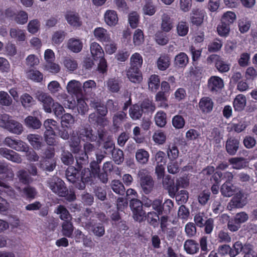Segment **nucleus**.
I'll return each instance as SVG.
<instances>
[{"mask_svg":"<svg viewBox=\"0 0 257 257\" xmlns=\"http://www.w3.org/2000/svg\"><path fill=\"white\" fill-rule=\"evenodd\" d=\"M90 52L95 60L104 57V53L101 46L96 42H93L90 45Z\"/></svg>","mask_w":257,"mask_h":257,"instance_id":"c756f323","label":"nucleus"},{"mask_svg":"<svg viewBox=\"0 0 257 257\" xmlns=\"http://www.w3.org/2000/svg\"><path fill=\"white\" fill-rule=\"evenodd\" d=\"M66 19L68 23L74 27H79L81 25V22L78 14L70 13L66 15Z\"/></svg>","mask_w":257,"mask_h":257,"instance_id":"e2e57ef3","label":"nucleus"},{"mask_svg":"<svg viewBox=\"0 0 257 257\" xmlns=\"http://www.w3.org/2000/svg\"><path fill=\"white\" fill-rule=\"evenodd\" d=\"M74 231V226L71 221H64L62 224V232L64 236L72 238Z\"/></svg>","mask_w":257,"mask_h":257,"instance_id":"a18cd8bd","label":"nucleus"},{"mask_svg":"<svg viewBox=\"0 0 257 257\" xmlns=\"http://www.w3.org/2000/svg\"><path fill=\"white\" fill-rule=\"evenodd\" d=\"M163 185L164 189L168 191L169 196L172 197H174L178 191V186L175 183L174 178L169 175L163 178Z\"/></svg>","mask_w":257,"mask_h":257,"instance_id":"9b49d317","label":"nucleus"},{"mask_svg":"<svg viewBox=\"0 0 257 257\" xmlns=\"http://www.w3.org/2000/svg\"><path fill=\"white\" fill-rule=\"evenodd\" d=\"M44 155L42 160L41 161L42 167L46 171H52L56 167L53 160L55 155L54 150L51 148L46 149Z\"/></svg>","mask_w":257,"mask_h":257,"instance_id":"0eeeda50","label":"nucleus"},{"mask_svg":"<svg viewBox=\"0 0 257 257\" xmlns=\"http://www.w3.org/2000/svg\"><path fill=\"white\" fill-rule=\"evenodd\" d=\"M145 5L143 7V13L150 16L154 15L156 12V7L153 4V0H144Z\"/></svg>","mask_w":257,"mask_h":257,"instance_id":"8fccbe9b","label":"nucleus"},{"mask_svg":"<svg viewBox=\"0 0 257 257\" xmlns=\"http://www.w3.org/2000/svg\"><path fill=\"white\" fill-rule=\"evenodd\" d=\"M207 86L210 92H216L223 87V81L219 76H212L208 80Z\"/></svg>","mask_w":257,"mask_h":257,"instance_id":"dca6fc26","label":"nucleus"},{"mask_svg":"<svg viewBox=\"0 0 257 257\" xmlns=\"http://www.w3.org/2000/svg\"><path fill=\"white\" fill-rule=\"evenodd\" d=\"M77 136L84 142H94L97 139V135L93 133L89 125L80 127L77 132Z\"/></svg>","mask_w":257,"mask_h":257,"instance_id":"1a4fd4ad","label":"nucleus"},{"mask_svg":"<svg viewBox=\"0 0 257 257\" xmlns=\"http://www.w3.org/2000/svg\"><path fill=\"white\" fill-rule=\"evenodd\" d=\"M80 139L76 136H72L69 142L71 151L73 153H78L80 152L81 146H80Z\"/></svg>","mask_w":257,"mask_h":257,"instance_id":"052dcab7","label":"nucleus"},{"mask_svg":"<svg viewBox=\"0 0 257 257\" xmlns=\"http://www.w3.org/2000/svg\"><path fill=\"white\" fill-rule=\"evenodd\" d=\"M111 187L115 193L120 195H123L125 192L123 184L119 180H113L111 183Z\"/></svg>","mask_w":257,"mask_h":257,"instance_id":"6e6d98bb","label":"nucleus"},{"mask_svg":"<svg viewBox=\"0 0 257 257\" xmlns=\"http://www.w3.org/2000/svg\"><path fill=\"white\" fill-rule=\"evenodd\" d=\"M64 111H62L61 114L59 116H56L58 118H61V123L62 126H65L68 128L70 126L71 124H73L74 122L73 116L70 113H65L63 115Z\"/></svg>","mask_w":257,"mask_h":257,"instance_id":"c03bdc74","label":"nucleus"},{"mask_svg":"<svg viewBox=\"0 0 257 257\" xmlns=\"http://www.w3.org/2000/svg\"><path fill=\"white\" fill-rule=\"evenodd\" d=\"M235 186L231 182H225L221 187V194L225 197L232 196L235 192Z\"/></svg>","mask_w":257,"mask_h":257,"instance_id":"f704fd0d","label":"nucleus"},{"mask_svg":"<svg viewBox=\"0 0 257 257\" xmlns=\"http://www.w3.org/2000/svg\"><path fill=\"white\" fill-rule=\"evenodd\" d=\"M228 161L230 164L232 165V168L236 170L244 169L247 166L245 159L242 157L231 158Z\"/></svg>","mask_w":257,"mask_h":257,"instance_id":"e433bc0d","label":"nucleus"},{"mask_svg":"<svg viewBox=\"0 0 257 257\" xmlns=\"http://www.w3.org/2000/svg\"><path fill=\"white\" fill-rule=\"evenodd\" d=\"M156 124L161 127L165 126L167 123V114L162 110L158 111L155 115Z\"/></svg>","mask_w":257,"mask_h":257,"instance_id":"3c124183","label":"nucleus"},{"mask_svg":"<svg viewBox=\"0 0 257 257\" xmlns=\"http://www.w3.org/2000/svg\"><path fill=\"white\" fill-rule=\"evenodd\" d=\"M11 37L17 41L24 42L26 40V34L24 30L18 28H12L10 31Z\"/></svg>","mask_w":257,"mask_h":257,"instance_id":"79ce46f5","label":"nucleus"},{"mask_svg":"<svg viewBox=\"0 0 257 257\" xmlns=\"http://www.w3.org/2000/svg\"><path fill=\"white\" fill-rule=\"evenodd\" d=\"M189 61L187 54L184 52H180L175 56L174 65L179 68L185 67Z\"/></svg>","mask_w":257,"mask_h":257,"instance_id":"c9c22d12","label":"nucleus"},{"mask_svg":"<svg viewBox=\"0 0 257 257\" xmlns=\"http://www.w3.org/2000/svg\"><path fill=\"white\" fill-rule=\"evenodd\" d=\"M19 181L23 184L29 185L33 181V179L29 173L25 170H20L17 173Z\"/></svg>","mask_w":257,"mask_h":257,"instance_id":"09e8293b","label":"nucleus"},{"mask_svg":"<svg viewBox=\"0 0 257 257\" xmlns=\"http://www.w3.org/2000/svg\"><path fill=\"white\" fill-rule=\"evenodd\" d=\"M149 89L152 91H157L160 86V77L158 75H152L148 81Z\"/></svg>","mask_w":257,"mask_h":257,"instance_id":"de8ad7c7","label":"nucleus"},{"mask_svg":"<svg viewBox=\"0 0 257 257\" xmlns=\"http://www.w3.org/2000/svg\"><path fill=\"white\" fill-rule=\"evenodd\" d=\"M87 225L91 227L92 232L95 236L101 237L104 234L105 229L103 224L101 223L92 224L90 222Z\"/></svg>","mask_w":257,"mask_h":257,"instance_id":"4d7b16f0","label":"nucleus"},{"mask_svg":"<svg viewBox=\"0 0 257 257\" xmlns=\"http://www.w3.org/2000/svg\"><path fill=\"white\" fill-rule=\"evenodd\" d=\"M205 16L206 13L203 10L193 9L190 17V23L193 26L199 27L202 24Z\"/></svg>","mask_w":257,"mask_h":257,"instance_id":"ddd939ff","label":"nucleus"},{"mask_svg":"<svg viewBox=\"0 0 257 257\" xmlns=\"http://www.w3.org/2000/svg\"><path fill=\"white\" fill-rule=\"evenodd\" d=\"M48 186L52 191L60 197H65L69 201H73L76 199L74 192L68 193V190L64 182L57 176H53L48 180Z\"/></svg>","mask_w":257,"mask_h":257,"instance_id":"f257e3e1","label":"nucleus"},{"mask_svg":"<svg viewBox=\"0 0 257 257\" xmlns=\"http://www.w3.org/2000/svg\"><path fill=\"white\" fill-rule=\"evenodd\" d=\"M76 154L75 158L77 167L79 169H82L83 166L85 165L88 162V156L82 151Z\"/></svg>","mask_w":257,"mask_h":257,"instance_id":"864d4df0","label":"nucleus"},{"mask_svg":"<svg viewBox=\"0 0 257 257\" xmlns=\"http://www.w3.org/2000/svg\"><path fill=\"white\" fill-rule=\"evenodd\" d=\"M25 125L29 128L38 129L40 128L42 123L36 117L29 115L24 120Z\"/></svg>","mask_w":257,"mask_h":257,"instance_id":"ea45409f","label":"nucleus"},{"mask_svg":"<svg viewBox=\"0 0 257 257\" xmlns=\"http://www.w3.org/2000/svg\"><path fill=\"white\" fill-rule=\"evenodd\" d=\"M22 106L25 108H29L34 104V98L28 93H25L20 97Z\"/></svg>","mask_w":257,"mask_h":257,"instance_id":"bf43d9fd","label":"nucleus"},{"mask_svg":"<svg viewBox=\"0 0 257 257\" xmlns=\"http://www.w3.org/2000/svg\"><path fill=\"white\" fill-rule=\"evenodd\" d=\"M161 214H159L157 211H150L148 213L146 216L144 215V218H146L147 222L154 227H158L159 224L160 217L159 215Z\"/></svg>","mask_w":257,"mask_h":257,"instance_id":"7c9ffc66","label":"nucleus"},{"mask_svg":"<svg viewBox=\"0 0 257 257\" xmlns=\"http://www.w3.org/2000/svg\"><path fill=\"white\" fill-rule=\"evenodd\" d=\"M142 109L138 104L133 105L129 109L130 117L133 120L140 119L143 115Z\"/></svg>","mask_w":257,"mask_h":257,"instance_id":"37998d69","label":"nucleus"},{"mask_svg":"<svg viewBox=\"0 0 257 257\" xmlns=\"http://www.w3.org/2000/svg\"><path fill=\"white\" fill-rule=\"evenodd\" d=\"M155 100L158 102L159 106L163 108L168 107V99L166 93L162 91H159L155 96Z\"/></svg>","mask_w":257,"mask_h":257,"instance_id":"603ef678","label":"nucleus"},{"mask_svg":"<svg viewBox=\"0 0 257 257\" xmlns=\"http://www.w3.org/2000/svg\"><path fill=\"white\" fill-rule=\"evenodd\" d=\"M174 207L173 201L169 199H166L163 203L162 201L159 199H155L153 209L159 212V214H170Z\"/></svg>","mask_w":257,"mask_h":257,"instance_id":"39448f33","label":"nucleus"},{"mask_svg":"<svg viewBox=\"0 0 257 257\" xmlns=\"http://www.w3.org/2000/svg\"><path fill=\"white\" fill-rule=\"evenodd\" d=\"M28 78L36 82H41L43 79V74L37 70L30 69L27 71Z\"/></svg>","mask_w":257,"mask_h":257,"instance_id":"49530a36","label":"nucleus"},{"mask_svg":"<svg viewBox=\"0 0 257 257\" xmlns=\"http://www.w3.org/2000/svg\"><path fill=\"white\" fill-rule=\"evenodd\" d=\"M214 103L209 97H203L199 102V108L202 113H210L213 108Z\"/></svg>","mask_w":257,"mask_h":257,"instance_id":"a211bd4d","label":"nucleus"},{"mask_svg":"<svg viewBox=\"0 0 257 257\" xmlns=\"http://www.w3.org/2000/svg\"><path fill=\"white\" fill-rule=\"evenodd\" d=\"M6 130L13 134L20 135L23 132V126L21 123L12 119Z\"/></svg>","mask_w":257,"mask_h":257,"instance_id":"58836bf2","label":"nucleus"},{"mask_svg":"<svg viewBox=\"0 0 257 257\" xmlns=\"http://www.w3.org/2000/svg\"><path fill=\"white\" fill-rule=\"evenodd\" d=\"M158 68L160 70H166L170 65V58L168 54H163L157 60Z\"/></svg>","mask_w":257,"mask_h":257,"instance_id":"72a5a7b5","label":"nucleus"},{"mask_svg":"<svg viewBox=\"0 0 257 257\" xmlns=\"http://www.w3.org/2000/svg\"><path fill=\"white\" fill-rule=\"evenodd\" d=\"M80 182L76 185V188L83 190L85 188L87 183L91 182L96 176L92 173L89 168H84L80 172Z\"/></svg>","mask_w":257,"mask_h":257,"instance_id":"9d476101","label":"nucleus"},{"mask_svg":"<svg viewBox=\"0 0 257 257\" xmlns=\"http://www.w3.org/2000/svg\"><path fill=\"white\" fill-rule=\"evenodd\" d=\"M67 47L74 53H79L82 49L83 43L79 39L72 38L69 39L68 41Z\"/></svg>","mask_w":257,"mask_h":257,"instance_id":"393cba45","label":"nucleus"},{"mask_svg":"<svg viewBox=\"0 0 257 257\" xmlns=\"http://www.w3.org/2000/svg\"><path fill=\"white\" fill-rule=\"evenodd\" d=\"M0 155L3 158L16 163H21L22 159L21 156L12 150L6 148H0Z\"/></svg>","mask_w":257,"mask_h":257,"instance_id":"2eb2a0df","label":"nucleus"},{"mask_svg":"<svg viewBox=\"0 0 257 257\" xmlns=\"http://www.w3.org/2000/svg\"><path fill=\"white\" fill-rule=\"evenodd\" d=\"M230 203L232 208H240L246 205L247 201L243 194L239 192L233 197Z\"/></svg>","mask_w":257,"mask_h":257,"instance_id":"412c9836","label":"nucleus"},{"mask_svg":"<svg viewBox=\"0 0 257 257\" xmlns=\"http://www.w3.org/2000/svg\"><path fill=\"white\" fill-rule=\"evenodd\" d=\"M66 33L64 31L59 30L55 32L52 37V42L54 44H60L64 40Z\"/></svg>","mask_w":257,"mask_h":257,"instance_id":"0e129e2a","label":"nucleus"},{"mask_svg":"<svg viewBox=\"0 0 257 257\" xmlns=\"http://www.w3.org/2000/svg\"><path fill=\"white\" fill-rule=\"evenodd\" d=\"M108 90L112 92H118L120 88V83L117 79L110 78L107 82Z\"/></svg>","mask_w":257,"mask_h":257,"instance_id":"680f3d73","label":"nucleus"},{"mask_svg":"<svg viewBox=\"0 0 257 257\" xmlns=\"http://www.w3.org/2000/svg\"><path fill=\"white\" fill-rule=\"evenodd\" d=\"M149 156V153L144 149H139L136 153V160L142 164H145L148 162Z\"/></svg>","mask_w":257,"mask_h":257,"instance_id":"5fc2aeb1","label":"nucleus"},{"mask_svg":"<svg viewBox=\"0 0 257 257\" xmlns=\"http://www.w3.org/2000/svg\"><path fill=\"white\" fill-rule=\"evenodd\" d=\"M54 212L59 215L60 219L64 221H71L72 216L67 209L62 205H59L55 210Z\"/></svg>","mask_w":257,"mask_h":257,"instance_id":"2f4dec72","label":"nucleus"},{"mask_svg":"<svg viewBox=\"0 0 257 257\" xmlns=\"http://www.w3.org/2000/svg\"><path fill=\"white\" fill-rule=\"evenodd\" d=\"M184 248L187 253L194 254L198 252L199 244L195 240L187 239L184 242Z\"/></svg>","mask_w":257,"mask_h":257,"instance_id":"b1692460","label":"nucleus"},{"mask_svg":"<svg viewBox=\"0 0 257 257\" xmlns=\"http://www.w3.org/2000/svg\"><path fill=\"white\" fill-rule=\"evenodd\" d=\"M126 75L129 80L133 83H139L142 80L140 69L129 67L126 70Z\"/></svg>","mask_w":257,"mask_h":257,"instance_id":"5701e85b","label":"nucleus"},{"mask_svg":"<svg viewBox=\"0 0 257 257\" xmlns=\"http://www.w3.org/2000/svg\"><path fill=\"white\" fill-rule=\"evenodd\" d=\"M104 18L106 24L109 26H115L118 21L117 13L114 10H107Z\"/></svg>","mask_w":257,"mask_h":257,"instance_id":"a878e982","label":"nucleus"},{"mask_svg":"<svg viewBox=\"0 0 257 257\" xmlns=\"http://www.w3.org/2000/svg\"><path fill=\"white\" fill-rule=\"evenodd\" d=\"M102 170L109 175H118L120 172L118 167L113 165L112 161L105 162L103 165Z\"/></svg>","mask_w":257,"mask_h":257,"instance_id":"473e14b6","label":"nucleus"},{"mask_svg":"<svg viewBox=\"0 0 257 257\" xmlns=\"http://www.w3.org/2000/svg\"><path fill=\"white\" fill-rule=\"evenodd\" d=\"M140 183L143 192L146 194H150L154 187V181L146 170H141L139 172Z\"/></svg>","mask_w":257,"mask_h":257,"instance_id":"7ed1b4c3","label":"nucleus"},{"mask_svg":"<svg viewBox=\"0 0 257 257\" xmlns=\"http://www.w3.org/2000/svg\"><path fill=\"white\" fill-rule=\"evenodd\" d=\"M27 139L31 146L36 150H39L43 145L42 137L37 134H29Z\"/></svg>","mask_w":257,"mask_h":257,"instance_id":"bb28decb","label":"nucleus"},{"mask_svg":"<svg viewBox=\"0 0 257 257\" xmlns=\"http://www.w3.org/2000/svg\"><path fill=\"white\" fill-rule=\"evenodd\" d=\"M67 90L70 94L79 95L82 93V85L80 82L73 80L69 81L67 85Z\"/></svg>","mask_w":257,"mask_h":257,"instance_id":"cd10ccee","label":"nucleus"},{"mask_svg":"<svg viewBox=\"0 0 257 257\" xmlns=\"http://www.w3.org/2000/svg\"><path fill=\"white\" fill-rule=\"evenodd\" d=\"M246 99L243 94H238L236 96L233 102V106L235 111H241L246 105Z\"/></svg>","mask_w":257,"mask_h":257,"instance_id":"c85d7f7f","label":"nucleus"},{"mask_svg":"<svg viewBox=\"0 0 257 257\" xmlns=\"http://www.w3.org/2000/svg\"><path fill=\"white\" fill-rule=\"evenodd\" d=\"M208 60L214 62L216 68L220 72H226L230 69V65L224 62L220 56L218 55H211L208 57Z\"/></svg>","mask_w":257,"mask_h":257,"instance_id":"4468645a","label":"nucleus"},{"mask_svg":"<svg viewBox=\"0 0 257 257\" xmlns=\"http://www.w3.org/2000/svg\"><path fill=\"white\" fill-rule=\"evenodd\" d=\"M93 34L97 40L102 43L108 42L110 40V37L107 30L102 27L96 28L93 31Z\"/></svg>","mask_w":257,"mask_h":257,"instance_id":"aec40b11","label":"nucleus"},{"mask_svg":"<svg viewBox=\"0 0 257 257\" xmlns=\"http://www.w3.org/2000/svg\"><path fill=\"white\" fill-rule=\"evenodd\" d=\"M211 192L209 190H204L201 192L198 196L199 203L201 205H205L210 199Z\"/></svg>","mask_w":257,"mask_h":257,"instance_id":"69168bd1","label":"nucleus"},{"mask_svg":"<svg viewBox=\"0 0 257 257\" xmlns=\"http://www.w3.org/2000/svg\"><path fill=\"white\" fill-rule=\"evenodd\" d=\"M143 203L140 200L131 198L130 207L133 213V217L135 220L139 222H141L144 220V215L146 214L143 209Z\"/></svg>","mask_w":257,"mask_h":257,"instance_id":"423d86ee","label":"nucleus"},{"mask_svg":"<svg viewBox=\"0 0 257 257\" xmlns=\"http://www.w3.org/2000/svg\"><path fill=\"white\" fill-rule=\"evenodd\" d=\"M38 100L43 103V108L47 113L54 112L55 116L60 115L62 111L64 110L63 107L58 102H55L49 95L42 93L38 96Z\"/></svg>","mask_w":257,"mask_h":257,"instance_id":"f03ea898","label":"nucleus"},{"mask_svg":"<svg viewBox=\"0 0 257 257\" xmlns=\"http://www.w3.org/2000/svg\"><path fill=\"white\" fill-rule=\"evenodd\" d=\"M90 105L91 107L96 109L97 113L100 115L105 116L107 114L108 110L106 105L100 101L94 100L91 101Z\"/></svg>","mask_w":257,"mask_h":257,"instance_id":"4c0bfd02","label":"nucleus"},{"mask_svg":"<svg viewBox=\"0 0 257 257\" xmlns=\"http://www.w3.org/2000/svg\"><path fill=\"white\" fill-rule=\"evenodd\" d=\"M239 141L234 137H229L225 143V149L227 153L230 156L235 155L239 149Z\"/></svg>","mask_w":257,"mask_h":257,"instance_id":"f3484780","label":"nucleus"},{"mask_svg":"<svg viewBox=\"0 0 257 257\" xmlns=\"http://www.w3.org/2000/svg\"><path fill=\"white\" fill-rule=\"evenodd\" d=\"M4 142L6 146L19 152H27L29 149L26 143L21 140L14 139L12 137L6 138Z\"/></svg>","mask_w":257,"mask_h":257,"instance_id":"6e6552de","label":"nucleus"},{"mask_svg":"<svg viewBox=\"0 0 257 257\" xmlns=\"http://www.w3.org/2000/svg\"><path fill=\"white\" fill-rule=\"evenodd\" d=\"M17 190L21 193L22 197L30 201L34 199L37 195L36 189L29 185H27L23 189L19 187L17 188Z\"/></svg>","mask_w":257,"mask_h":257,"instance_id":"6ab92c4d","label":"nucleus"},{"mask_svg":"<svg viewBox=\"0 0 257 257\" xmlns=\"http://www.w3.org/2000/svg\"><path fill=\"white\" fill-rule=\"evenodd\" d=\"M230 30V26L225 24L221 21L220 23L217 26V31L218 34L223 37H226L228 36Z\"/></svg>","mask_w":257,"mask_h":257,"instance_id":"13d9d810","label":"nucleus"},{"mask_svg":"<svg viewBox=\"0 0 257 257\" xmlns=\"http://www.w3.org/2000/svg\"><path fill=\"white\" fill-rule=\"evenodd\" d=\"M143 62V57L139 53L133 54L130 59V67L140 70Z\"/></svg>","mask_w":257,"mask_h":257,"instance_id":"a19ab883","label":"nucleus"},{"mask_svg":"<svg viewBox=\"0 0 257 257\" xmlns=\"http://www.w3.org/2000/svg\"><path fill=\"white\" fill-rule=\"evenodd\" d=\"M172 122L173 126L176 129H181L185 125V120L182 115L177 114L173 116Z\"/></svg>","mask_w":257,"mask_h":257,"instance_id":"338daca9","label":"nucleus"},{"mask_svg":"<svg viewBox=\"0 0 257 257\" xmlns=\"http://www.w3.org/2000/svg\"><path fill=\"white\" fill-rule=\"evenodd\" d=\"M251 244L249 243H245L243 244L240 241H235L232 245L231 247V251L230 252V257H235L240 253H243L245 251L246 248H249Z\"/></svg>","mask_w":257,"mask_h":257,"instance_id":"4be33fe9","label":"nucleus"},{"mask_svg":"<svg viewBox=\"0 0 257 257\" xmlns=\"http://www.w3.org/2000/svg\"><path fill=\"white\" fill-rule=\"evenodd\" d=\"M82 169L74 166H69L66 171V176L67 180L76 188V185L80 182V172Z\"/></svg>","mask_w":257,"mask_h":257,"instance_id":"f8f14e48","label":"nucleus"},{"mask_svg":"<svg viewBox=\"0 0 257 257\" xmlns=\"http://www.w3.org/2000/svg\"><path fill=\"white\" fill-rule=\"evenodd\" d=\"M114 162L117 164H120L124 160L123 152L119 149H114L110 154Z\"/></svg>","mask_w":257,"mask_h":257,"instance_id":"774afa93","label":"nucleus"},{"mask_svg":"<svg viewBox=\"0 0 257 257\" xmlns=\"http://www.w3.org/2000/svg\"><path fill=\"white\" fill-rule=\"evenodd\" d=\"M0 174L4 175L3 178L0 177V187L9 189L10 186L6 181H12L14 178V173L9 165L0 161Z\"/></svg>","mask_w":257,"mask_h":257,"instance_id":"20e7f679","label":"nucleus"}]
</instances>
